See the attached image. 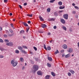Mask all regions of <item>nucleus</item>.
Masks as SVG:
<instances>
[{"label": "nucleus", "instance_id": "nucleus-4", "mask_svg": "<svg viewBox=\"0 0 79 79\" xmlns=\"http://www.w3.org/2000/svg\"><path fill=\"white\" fill-rule=\"evenodd\" d=\"M6 45L8 46H10V47H12L13 44V43L12 42H10L7 43L6 44Z\"/></svg>", "mask_w": 79, "mask_h": 79}, {"label": "nucleus", "instance_id": "nucleus-18", "mask_svg": "<svg viewBox=\"0 0 79 79\" xmlns=\"http://www.w3.org/2000/svg\"><path fill=\"white\" fill-rule=\"evenodd\" d=\"M70 72L72 74H74V71H73V70H70Z\"/></svg>", "mask_w": 79, "mask_h": 79}, {"label": "nucleus", "instance_id": "nucleus-22", "mask_svg": "<svg viewBox=\"0 0 79 79\" xmlns=\"http://www.w3.org/2000/svg\"><path fill=\"white\" fill-rule=\"evenodd\" d=\"M47 65L48 67H49V68L51 67V64H49V63H47Z\"/></svg>", "mask_w": 79, "mask_h": 79}, {"label": "nucleus", "instance_id": "nucleus-23", "mask_svg": "<svg viewBox=\"0 0 79 79\" xmlns=\"http://www.w3.org/2000/svg\"><path fill=\"white\" fill-rule=\"evenodd\" d=\"M4 42L5 43H8V42H9V40H4Z\"/></svg>", "mask_w": 79, "mask_h": 79}, {"label": "nucleus", "instance_id": "nucleus-54", "mask_svg": "<svg viewBox=\"0 0 79 79\" xmlns=\"http://www.w3.org/2000/svg\"><path fill=\"white\" fill-rule=\"evenodd\" d=\"M25 68L23 66V67L22 68V69H23V70H24V69Z\"/></svg>", "mask_w": 79, "mask_h": 79}, {"label": "nucleus", "instance_id": "nucleus-25", "mask_svg": "<svg viewBox=\"0 0 79 79\" xmlns=\"http://www.w3.org/2000/svg\"><path fill=\"white\" fill-rule=\"evenodd\" d=\"M22 47H23L24 48H25V49H27V47L26 46H22Z\"/></svg>", "mask_w": 79, "mask_h": 79}, {"label": "nucleus", "instance_id": "nucleus-15", "mask_svg": "<svg viewBox=\"0 0 79 79\" xmlns=\"http://www.w3.org/2000/svg\"><path fill=\"white\" fill-rule=\"evenodd\" d=\"M48 59L49 61H52V58L51 57H48Z\"/></svg>", "mask_w": 79, "mask_h": 79}, {"label": "nucleus", "instance_id": "nucleus-10", "mask_svg": "<svg viewBox=\"0 0 79 79\" xmlns=\"http://www.w3.org/2000/svg\"><path fill=\"white\" fill-rule=\"evenodd\" d=\"M45 79H50V75H47L45 77Z\"/></svg>", "mask_w": 79, "mask_h": 79}, {"label": "nucleus", "instance_id": "nucleus-41", "mask_svg": "<svg viewBox=\"0 0 79 79\" xmlns=\"http://www.w3.org/2000/svg\"><path fill=\"white\" fill-rule=\"evenodd\" d=\"M9 31L10 32L12 33L13 32V31L11 29H10Z\"/></svg>", "mask_w": 79, "mask_h": 79}, {"label": "nucleus", "instance_id": "nucleus-27", "mask_svg": "<svg viewBox=\"0 0 79 79\" xmlns=\"http://www.w3.org/2000/svg\"><path fill=\"white\" fill-rule=\"evenodd\" d=\"M51 74L53 76H55V73H54L53 72H51Z\"/></svg>", "mask_w": 79, "mask_h": 79}, {"label": "nucleus", "instance_id": "nucleus-12", "mask_svg": "<svg viewBox=\"0 0 79 79\" xmlns=\"http://www.w3.org/2000/svg\"><path fill=\"white\" fill-rule=\"evenodd\" d=\"M24 30H22L20 32V34H24Z\"/></svg>", "mask_w": 79, "mask_h": 79}, {"label": "nucleus", "instance_id": "nucleus-6", "mask_svg": "<svg viewBox=\"0 0 79 79\" xmlns=\"http://www.w3.org/2000/svg\"><path fill=\"white\" fill-rule=\"evenodd\" d=\"M73 49L72 48H69V50H67V51L68 52H69V53H72V52H73Z\"/></svg>", "mask_w": 79, "mask_h": 79}, {"label": "nucleus", "instance_id": "nucleus-16", "mask_svg": "<svg viewBox=\"0 0 79 79\" xmlns=\"http://www.w3.org/2000/svg\"><path fill=\"white\" fill-rule=\"evenodd\" d=\"M18 49L20 50H23V48L21 46H19L18 47Z\"/></svg>", "mask_w": 79, "mask_h": 79}, {"label": "nucleus", "instance_id": "nucleus-14", "mask_svg": "<svg viewBox=\"0 0 79 79\" xmlns=\"http://www.w3.org/2000/svg\"><path fill=\"white\" fill-rule=\"evenodd\" d=\"M23 24H24V25L25 26H27V27L28 26V25L25 22H23Z\"/></svg>", "mask_w": 79, "mask_h": 79}, {"label": "nucleus", "instance_id": "nucleus-20", "mask_svg": "<svg viewBox=\"0 0 79 79\" xmlns=\"http://www.w3.org/2000/svg\"><path fill=\"white\" fill-rule=\"evenodd\" d=\"M20 60L21 62H23L24 61V59L23 58H20Z\"/></svg>", "mask_w": 79, "mask_h": 79}, {"label": "nucleus", "instance_id": "nucleus-13", "mask_svg": "<svg viewBox=\"0 0 79 79\" xmlns=\"http://www.w3.org/2000/svg\"><path fill=\"white\" fill-rule=\"evenodd\" d=\"M67 45H66L65 44H64L63 46V48H64V49L67 48Z\"/></svg>", "mask_w": 79, "mask_h": 79}, {"label": "nucleus", "instance_id": "nucleus-11", "mask_svg": "<svg viewBox=\"0 0 79 79\" xmlns=\"http://www.w3.org/2000/svg\"><path fill=\"white\" fill-rule=\"evenodd\" d=\"M70 56H71V55H70V54H69L67 55H66L65 56V57L66 58H69V57Z\"/></svg>", "mask_w": 79, "mask_h": 79}, {"label": "nucleus", "instance_id": "nucleus-48", "mask_svg": "<svg viewBox=\"0 0 79 79\" xmlns=\"http://www.w3.org/2000/svg\"><path fill=\"white\" fill-rule=\"evenodd\" d=\"M4 37H6H6H8V36H7V35H4Z\"/></svg>", "mask_w": 79, "mask_h": 79}, {"label": "nucleus", "instance_id": "nucleus-30", "mask_svg": "<svg viewBox=\"0 0 79 79\" xmlns=\"http://www.w3.org/2000/svg\"><path fill=\"white\" fill-rule=\"evenodd\" d=\"M54 15H55V16H58V13H57V12H54Z\"/></svg>", "mask_w": 79, "mask_h": 79}, {"label": "nucleus", "instance_id": "nucleus-37", "mask_svg": "<svg viewBox=\"0 0 79 79\" xmlns=\"http://www.w3.org/2000/svg\"><path fill=\"white\" fill-rule=\"evenodd\" d=\"M30 28L28 27V28L26 30V31L27 32L29 31V29Z\"/></svg>", "mask_w": 79, "mask_h": 79}, {"label": "nucleus", "instance_id": "nucleus-5", "mask_svg": "<svg viewBox=\"0 0 79 79\" xmlns=\"http://www.w3.org/2000/svg\"><path fill=\"white\" fill-rule=\"evenodd\" d=\"M37 74L39 76H42V72L40 71H38L37 72Z\"/></svg>", "mask_w": 79, "mask_h": 79}, {"label": "nucleus", "instance_id": "nucleus-7", "mask_svg": "<svg viewBox=\"0 0 79 79\" xmlns=\"http://www.w3.org/2000/svg\"><path fill=\"white\" fill-rule=\"evenodd\" d=\"M60 21H61V23H62L63 24L65 23V20H64L63 19H60Z\"/></svg>", "mask_w": 79, "mask_h": 79}, {"label": "nucleus", "instance_id": "nucleus-24", "mask_svg": "<svg viewBox=\"0 0 79 79\" xmlns=\"http://www.w3.org/2000/svg\"><path fill=\"white\" fill-rule=\"evenodd\" d=\"M64 6H60L59 7V9H60V10H61L62 9H64Z\"/></svg>", "mask_w": 79, "mask_h": 79}, {"label": "nucleus", "instance_id": "nucleus-35", "mask_svg": "<svg viewBox=\"0 0 79 79\" xmlns=\"http://www.w3.org/2000/svg\"><path fill=\"white\" fill-rule=\"evenodd\" d=\"M22 52H23V53H27L24 50H22Z\"/></svg>", "mask_w": 79, "mask_h": 79}, {"label": "nucleus", "instance_id": "nucleus-8", "mask_svg": "<svg viewBox=\"0 0 79 79\" xmlns=\"http://www.w3.org/2000/svg\"><path fill=\"white\" fill-rule=\"evenodd\" d=\"M39 18H40V21H44V19H43V18H42L40 15H39Z\"/></svg>", "mask_w": 79, "mask_h": 79}, {"label": "nucleus", "instance_id": "nucleus-17", "mask_svg": "<svg viewBox=\"0 0 79 79\" xmlns=\"http://www.w3.org/2000/svg\"><path fill=\"white\" fill-rule=\"evenodd\" d=\"M59 53V51H58V50L57 49L56 51L54 53L55 55H56L57 53Z\"/></svg>", "mask_w": 79, "mask_h": 79}, {"label": "nucleus", "instance_id": "nucleus-45", "mask_svg": "<svg viewBox=\"0 0 79 79\" xmlns=\"http://www.w3.org/2000/svg\"><path fill=\"white\" fill-rule=\"evenodd\" d=\"M0 50L1 51H3V50H4V49L3 48H0Z\"/></svg>", "mask_w": 79, "mask_h": 79}, {"label": "nucleus", "instance_id": "nucleus-29", "mask_svg": "<svg viewBox=\"0 0 79 79\" xmlns=\"http://www.w3.org/2000/svg\"><path fill=\"white\" fill-rule=\"evenodd\" d=\"M0 42L1 43H3L4 42V41L2 39H0Z\"/></svg>", "mask_w": 79, "mask_h": 79}, {"label": "nucleus", "instance_id": "nucleus-31", "mask_svg": "<svg viewBox=\"0 0 79 79\" xmlns=\"http://www.w3.org/2000/svg\"><path fill=\"white\" fill-rule=\"evenodd\" d=\"M27 15L28 16H29V17H32V14H27Z\"/></svg>", "mask_w": 79, "mask_h": 79}, {"label": "nucleus", "instance_id": "nucleus-64", "mask_svg": "<svg viewBox=\"0 0 79 79\" xmlns=\"http://www.w3.org/2000/svg\"><path fill=\"white\" fill-rule=\"evenodd\" d=\"M77 45L78 47H79V42L78 43Z\"/></svg>", "mask_w": 79, "mask_h": 79}, {"label": "nucleus", "instance_id": "nucleus-43", "mask_svg": "<svg viewBox=\"0 0 79 79\" xmlns=\"http://www.w3.org/2000/svg\"><path fill=\"white\" fill-rule=\"evenodd\" d=\"M73 14H76V11L73 10L72 11Z\"/></svg>", "mask_w": 79, "mask_h": 79}, {"label": "nucleus", "instance_id": "nucleus-61", "mask_svg": "<svg viewBox=\"0 0 79 79\" xmlns=\"http://www.w3.org/2000/svg\"><path fill=\"white\" fill-rule=\"evenodd\" d=\"M72 5H73V6H75V5H76V4H75L73 3V4H72Z\"/></svg>", "mask_w": 79, "mask_h": 79}, {"label": "nucleus", "instance_id": "nucleus-50", "mask_svg": "<svg viewBox=\"0 0 79 79\" xmlns=\"http://www.w3.org/2000/svg\"><path fill=\"white\" fill-rule=\"evenodd\" d=\"M19 6L20 8L21 9L22 8V6H21L20 5H19Z\"/></svg>", "mask_w": 79, "mask_h": 79}, {"label": "nucleus", "instance_id": "nucleus-1", "mask_svg": "<svg viewBox=\"0 0 79 79\" xmlns=\"http://www.w3.org/2000/svg\"><path fill=\"white\" fill-rule=\"evenodd\" d=\"M39 69V66L36 65H34L33 67V69L32 70V73H35Z\"/></svg>", "mask_w": 79, "mask_h": 79}, {"label": "nucleus", "instance_id": "nucleus-19", "mask_svg": "<svg viewBox=\"0 0 79 79\" xmlns=\"http://www.w3.org/2000/svg\"><path fill=\"white\" fill-rule=\"evenodd\" d=\"M47 11L48 12V13H50V8H48L47 9Z\"/></svg>", "mask_w": 79, "mask_h": 79}, {"label": "nucleus", "instance_id": "nucleus-28", "mask_svg": "<svg viewBox=\"0 0 79 79\" xmlns=\"http://www.w3.org/2000/svg\"><path fill=\"white\" fill-rule=\"evenodd\" d=\"M44 49H45V50H47V48H46V45H45V44H44Z\"/></svg>", "mask_w": 79, "mask_h": 79}, {"label": "nucleus", "instance_id": "nucleus-51", "mask_svg": "<svg viewBox=\"0 0 79 79\" xmlns=\"http://www.w3.org/2000/svg\"><path fill=\"white\" fill-rule=\"evenodd\" d=\"M35 60L36 61H38V58H35Z\"/></svg>", "mask_w": 79, "mask_h": 79}, {"label": "nucleus", "instance_id": "nucleus-59", "mask_svg": "<svg viewBox=\"0 0 79 79\" xmlns=\"http://www.w3.org/2000/svg\"><path fill=\"white\" fill-rule=\"evenodd\" d=\"M12 15H13V14H12V13H10V16H12Z\"/></svg>", "mask_w": 79, "mask_h": 79}, {"label": "nucleus", "instance_id": "nucleus-26", "mask_svg": "<svg viewBox=\"0 0 79 79\" xmlns=\"http://www.w3.org/2000/svg\"><path fill=\"white\" fill-rule=\"evenodd\" d=\"M58 4L60 6H61V5H62V2H59L58 3Z\"/></svg>", "mask_w": 79, "mask_h": 79}, {"label": "nucleus", "instance_id": "nucleus-49", "mask_svg": "<svg viewBox=\"0 0 79 79\" xmlns=\"http://www.w3.org/2000/svg\"><path fill=\"white\" fill-rule=\"evenodd\" d=\"M63 10H60L59 11V12L60 13H63Z\"/></svg>", "mask_w": 79, "mask_h": 79}, {"label": "nucleus", "instance_id": "nucleus-52", "mask_svg": "<svg viewBox=\"0 0 79 79\" xmlns=\"http://www.w3.org/2000/svg\"><path fill=\"white\" fill-rule=\"evenodd\" d=\"M27 23H28V24H30L31 22V21H29L27 22Z\"/></svg>", "mask_w": 79, "mask_h": 79}, {"label": "nucleus", "instance_id": "nucleus-9", "mask_svg": "<svg viewBox=\"0 0 79 79\" xmlns=\"http://www.w3.org/2000/svg\"><path fill=\"white\" fill-rule=\"evenodd\" d=\"M41 27L43 28H45L47 27V26L45 24H42L41 25Z\"/></svg>", "mask_w": 79, "mask_h": 79}, {"label": "nucleus", "instance_id": "nucleus-60", "mask_svg": "<svg viewBox=\"0 0 79 79\" xmlns=\"http://www.w3.org/2000/svg\"><path fill=\"white\" fill-rule=\"evenodd\" d=\"M23 39H26V36H23Z\"/></svg>", "mask_w": 79, "mask_h": 79}, {"label": "nucleus", "instance_id": "nucleus-55", "mask_svg": "<svg viewBox=\"0 0 79 79\" xmlns=\"http://www.w3.org/2000/svg\"><path fill=\"white\" fill-rule=\"evenodd\" d=\"M24 6H26V5H27V3H24Z\"/></svg>", "mask_w": 79, "mask_h": 79}, {"label": "nucleus", "instance_id": "nucleus-46", "mask_svg": "<svg viewBox=\"0 0 79 79\" xmlns=\"http://www.w3.org/2000/svg\"><path fill=\"white\" fill-rule=\"evenodd\" d=\"M64 50H62L60 52L61 53H63V52H64Z\"/></svg>", "mask_w": 79, "mask_h": 79}, {"label": "nucleus", "instance_id": "nucleus-39", "mask_svg": "<svg viewBox=\"0 0 79 79\" xmlns=\"http://www.w3.org/2000/svg\"><path fill=\"white\" fill-rule=\"evenodd\" d=\"M50 21H55V19L54 18H52V19L50 20Z\"/></svg>", "mask_w": 79, "mask_h": 79}, {"label": "nucleus", "instance_id": "nucleus-34", "mask_svg": "<svg viewBox=\"0 0 79 79\" xmlns=\"http://www.w3.org/2000/svg\"><path fill=\"white\" fill-rule=\"evenodd\" d=\"M47 48L48 50H51V48L49 46L47 47Z\"/></svg>", "mask_w": 79, "mask_h": 79}, {"label": "nucleus", "instance_id": "nucleus-36", "mask_svg": "<svg viewBox=\"0 0 79 79\" xmlns=\"http://www.w3.org/2000/svg\"><path fill=\"white\" fill-rule=\"evenodd\" d=\"M8 35L9 37H12V36H13V34H8Z\"/></svg>", "mask_w": 79, "mask_h": 79}, {"label": "nucleus", "instance_id": "nucleus-53", "mask_svg": "<svg viewBox=\"0 0 79 79\" xmlns=\"http://www.w3.org/2000/svg\"><path fill=\"white\" fill-rule=\"evenodd\" d=\"M11 26L12 27H13V24L11 23L10 24Z\"/></svg>", "mask_w": 79, "mask_h": 79}, {"label": "nucleus", "instance_id": "nucleus-47", "mask_svg": "<svg viewBox=\"0 0 79 79\" xmlns=\"http://www.w3.org/2000/svg\"><path fill=\"white\" fill-rule=\"evenodd\" d=\"M53 28L54 29H56V26H54V27H53Z\"/></svg>", "mask_w": 79, "mask_h": 79}, {"label": "nucleus", "instance_id": "nucleus-62", "mask_svg": "<svg viewBox=\"0 0 79 79\" xmlns=\"http://www.w3.org/2000/svg\"><path fill=\"white\" fill-rule=\"evenodd\" d=\"M33 2H34V3H35L36 2V0H34Z\"/></svg>", "mask_w": 79, "mask_h": 79}, {"label": "nucleus", "instance_id": "nucleus-42", "mask_svg": "<svg viewBox=\"0 0 79 79\" xmlns=\"http://www.w3.org/2000/svg\"><path fill=\"white\" fill-rule=\"evenodd\" d=\"M4 56L2 55H0V58H3Z\"/></svg>", "mask_w": 79, "mask_h": 79}, {"label": "nucleus", "instance_id": "nucleus-33", "mask_svg": "<svg viewBox=\"0 0 79 79\" xmlns=\"http://www.w3.org/2000/svg\"><path fill=\"white\" fill-rule=\"evenodd\" d=\"M56 0H51L50 1V3H53Z\"/></svg>", "mask_w": 79, "mask_h": 79}, {"label": "nucleus", "instance_id": "nucleus-3", "mask_svg": "<svg viewBox=\"0 0 79 79\" xmlns=\"http://www.w3.org/2000/svg\"><path fill=\"white\" fill-rule=\"evenodd\" d=\"M63 17L65 19H68V15L67 14H64Z\"/></svg>", "mask_w": 79, "mask_h": 79}, {"label": "nucleus", "instance_id": "nucleus-2", "mask_svg": "<svg viewBox=\"0 0 79 79\" xmlns=\"http://www.w3.org/2000/svg\"><path fill=\"white\" fill-rule=\"evenodd\" d=\"M11 63L12 64L13 66L15 67L18 64V62H15V60H12L11 62Z\"/></svg>", "mask_w": 79, "mask_h": 79}, {"label": "nucleus", "instance_id": "nucleus-44", "mask_svg": "<svg viewBox=\"0 0 79 79\" xmlns=\"http://www.w3.org/2000/svg\"><path fill=\"white\" fill-rule=\"evenodd\" d=\"M34 48V50H35V51H36L37 49V48L35 47H33Z\"/></svg>", "mask_w": 79, "mask_h": 79}, {"label": "nucleus", "instance_id": "nucleus-21", "mask_svg": "<svg viewBox=\"0 0 79 79\" xmlns=\"http://www.w3.org/2000/svg\"><path fill=\"white\" fill-rule=\"evenodd\" d=\"M62 29H64L65 31H66V27L64 26H62Z\"/></svg>", "mask_w": 79, "mask_h": 79}, {"label": "nucleus", "instance_id": "nucleus-56", "mask_svg": "<svg viewBox=\"0 0 79 79\" xmlns=\"http://www.w3.org/2000/svg\"><path fill=\"white\" fill-rule=\"evenodd\" d=\"M69 31H70V32H72L73 31V30H72V29L71 28H70L69 29Z\"/></svg>", "mask_w": 79, "mask_h": 79}, {"label": "nucleus", "instance_id": "nucleus-63", "mask_svg": "<svg viewBox=\"0 0 79 79\" xmlns=\"http://www.w3.org/2000/svg\"><path fill=\"white\" fill-rule=\"evenodd\" d=\"M1 30H2V27H0V31H1Z\"/></svg>", "mask_w": 79, "mask_h": 79}, {"label": "nucleus", "instance_id": "nucleus-38", "mask_svg": "<svg viewBox=\"0 0 79 79\" xmlns=\"http://www.w3.org/2000/svg\"><path fill=\"white\" fill-rule=\"evenodd\" d=\"M68 75L69 76H71V74L70 73H68Z\"/></svg>", "mask_w": 79, "mask_h": 79}, {"label": "nucleus", "instance_id": "nucleus-32", "mask_svg": "<svg viewBox=\"0 0 79 79\" xmlns=\"http://www.w3.org/2000/svg\"><path fill=\"white\" fill-rule=\"evenodd\" d=\"M15 52L16 53H19V51H18V50H15Z\"/></svg>", "mask_w": 79, "mask_h": 79}, {"label": "nucleus", "instance_id": "nucleus-57", "mask_svg": "<svg viewBox=\"0 0 79 79\" xmlns=\"http://www.w3.org/2000/svg\"><path fill=\"white\" fill-rule=\"evenodd\" d=\"M48 35H50V34H51V33H50V32H49L48 33Z\"/></svg>", "mask_w": 79, "mask_h": 79}, {"label": "nucleus", "instance_id": "nucleus-40", "mask_svg": "<svg viewBox=\"0 0 79 79\" xmlns=\"http://www.w3.org/2000/svg\"><path fill=\"white\" fill-rule=\"evenodd\" d=\"M74 8H76V9H77V10H78L79 9V7L77 6H75Z\"/></svg>", "mask_w": 79, "mask_h": 79}, {"label": "nucleus", "instance_id": "nucleus-58", "mask_svg": "<svg viewBox=\"0 0 79 79\" xmlns=\"http://www.w3.org/2000/svg\"><path fill=\"white\" fill-rule=\"evenodd\" d=\"M4 2H5V3L6 2H7V1H8V0H4Z\"/></svg>", "mask_w": 79, "mask_h": 79}]
</instances>
